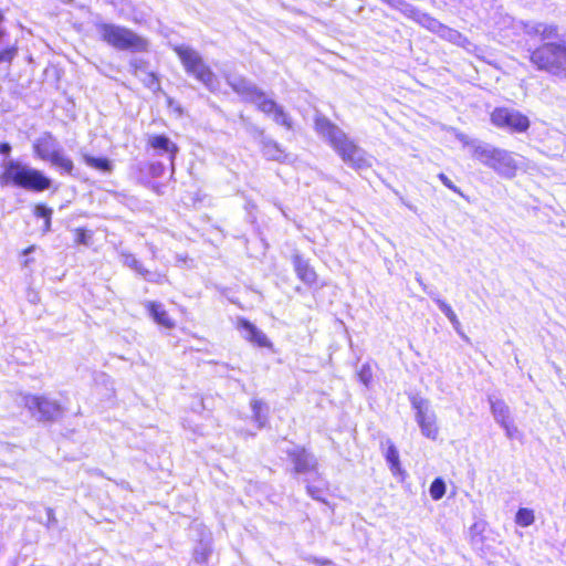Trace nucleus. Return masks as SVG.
I'll return each instance as SVG.
<instances>
[{
	"label": "nucleus",
	"instance_id": "obj_31",
	"mask_svg": "<svg viewBox=\"0 0 566 566\" xmlns=\"http://www.w3.org/2000/svg\"><path fill=\"white\" fill-rule=\"evenodd\" d=\"M544 39L557 38L558 28L556 25H545L541 32Z\"/></svg>",
	"mask_w": 566,
	"mask_h": 566
},
{
	"label": "nucleus",
	"instance_id": "obj_25",
	"mask_svg": "<svg viewBox=\"0 0 566 566\" xmlns=\"http://www.w3.org/2000/svg\"><path fill=\"white\" fill-rule=\"evenodd\" d=\"M436 303L439 306V308L446 314V316L450 319L452 325L458 329L460 327V322L450 304H448L444 300L441 298H437Z\"/></svg>",
	"mask_w": 566,
	"mask_h": 566
},
{
	"label": "nucleus",
	"instance_id": "obj_4",
	"mask_svg": "<svg viewBox=\"0 0 566 566\" xmlns=\"http://www.w3.org/2000/svg\"><path fill=\"white\" fill-rule=\"evenodd\" d=\"M101 39L109 46L130 52L148 51V40L133 30L113 23H101L97 25Z\"/></svg>",
	"mask_w": 566,
	"mask_h": 566
},
{
	"label": "nucleus",
	"instance_id": "obj_3",
	"mask_svg": "<svg viewBox=\"0 0 566 566\" xmlns=\"http://www.w3.org/2000/svg\"><path fill=\"white\" fill-rule=\"evenodd\" d=\"M530 62L541 72L566 81V42H545L530 52Z\"/></svg>",
	"mask_w": 566,
	"mask_h": 566
},
{
	"label": "nucleus",
	"instance_id": "obj_35",
	"mask_svg": "<svg viewBox=\"0 0 566 566\" xmlns=\"http://www.w3.org/2000/svg\"><path fill=\"white\" fill-rule=\"evenodd\" d=\"M157 283H161L167 281L165 274H159L158 277L155 280Z\"/></svg>",
	"mask_w": 566,
	"mask_h": 566
},
{
	"label": "nucleus",
	"instance_id": "obj_28",
	"mask_svg": "<svg viewBox=\"0 0 566 566\" xmlns=\"http://www.w3.org/2000/svg\"><path fill=\"white\" fill-rule=\"evenodd\" d=\"M129 266L132 269H134L138 274H140L143 277H145L146 280L148 281H151L150 279V272L148 270H146L143 264L137 261V260H133L129 264Z\"/></svg>",
	"mask_w": 566,
	"mask_h": 566
},
{
	"label": "nucleus",
	"instance_id": "obj_2",
	"mask_svg": "<svg viewBox=\"0 0 566 566\" xmlns=\"http://www.w3.org/2000/svg\"><path fill=\"white\" fill-rule=\"evenodd\" d=\"M0 184L32 192H43L51 188L52 180L36 168L19 160H10L0 172Z\"/></svg>",
	"mask_w": 566,
	"mask_h": 566
},
{
	"label": "nucleus",
	"instance_id": "obj_16",
	"mask_svg": "<svg viewBox=\"0 0 566 566\" xmlns=\"http://www.w3.org/2000/svg\"><path fill=\"white\" fill-rule=\"evenodd\" d=\"M147 146L150 147L151 149L158 151L159 154H167L171 161L175 160V158L179 151L177 144L171 142L165 135L149 136L147 139Z\"/></svg>",
	"mask_w": 566,
	"mask_h": 566
},
{
	"label": "nucleus",
	"instance_id": "obj_6",
	"mask_svg": "<svg viewBox=\"0 0 566 566\" xmlns=\"http://www.w3.org/2000/svg\"><path fill=\"white\" fill-rule=\"evenodd\" d=\"M174 51L187 73L210 88L214 85L216 75L196 50L185 45H176Z\"/></svg>",
	"mask_w": 566,
	"mask_h": 566
},
{
	"label": "nucleus",
	"instance_id": "obj_24",
	"mask_svg": "<svg viewBox=\"0 0 566 566\" xmlns=\"http://www.w3.org/2000/svg\"><path fill=\"white\" fill-rule=\"evenodd\" d=\"M446 483L442 478H436L429 488V493L432 500L438 501L446 494Z\"/></svg>",
	"mask_w": 566,
	"mask_h": 566
},
{
	"label": "nucleus",
	"instance_id": "obj_30",
	"mask_svg": "<svg viewBox=\"0 0 566 566\" xmlns=\"http://www.w3.org/2000/svg\"><path fill=\"white\" fill-rule=\"evenodd\" d=\"M358 377L361 382H364L365 385H368L373 377L370 367L368 365H364L360 368V370L358 371Z\"/></svg>",
	"mask_w": 566,
	"mask_h": 566
},
{
	"label": "nucleus",
	"instance_id": "obj_32",
	"mask_svg": "<svg viewBox=\"0 0 566 566\" xmlns=\"http://www.w3.org/2000/svg\"><path fill=\"white\" fill-rule=\"evenodd\" d=\"M438 178L440 179V181L450 190H452L453 192H459V189L454 186V184L443 174V172H440L438 175Z\"/></svg>",
	"mask_w": 566,
	"mask_h": 566
},
{
	"label": "nucleus",
	"instance_id": "obj_11",
	"mask_svg": "<svg viewBox=\"0 0 566 566\" xmlns=\"http://www.w3.org/2000/svg\"><path fill=\"white\" fill-rule=\"evenodd\" d=\"M411 406L416 410V420L422 434L431 440H436L439 429L436 423L434 415L428 410L427 402L421 399L412 398Z\"/></svg>",
	"mask_w": 566,
	"mask_h": 566
},
{
	"label": "nucleus",
	"instance_id": "obj_15",
	"mask_svg": "<svg viewBox=\"0 0 566 566\" xmlns=\"http://www.w3.org/2000/svg\"><path fill=\"white\" fill-rule=\"evenodd\" d=\"M145 308L153 321L167 329L176 327V321L169 315L168 311L163 303L157 301H148Z\"/></svg>",
	"mask_w": 566,
	"mask_h": 566
},
{
	"label": "nucleus",
	"instance_id": "obj_26",
	"mask_svg": "<svg viewBox=\"0 0 566 566\" xmlns=\"http://www.w3.org/2000/svg\"><path fill=\"white\" fill-rule=\"evenodd\" d=\"M19 51L18 45L14 43L0 50V63L11 64Z\"/></svg>",
	"mask_w": 566,
	"mask_h": 566
},
{
	"label": "nucleus",
	"instance_id": "obj_5",
	"mask_svg": "<svg viewBox=\"0 0 566 566\" xmlns=\"http://www.w3.org/2000/svg\"><path fill=\"white\" fill-rule=\"evenodd\" d=\"M32 150L36 158L50 163L63 174L73 175L74 163L57 149V140L50 132H44L32 144Z\"/></svg>",
	"mask_w": 566,
	"mask_h": 566
},
{
	"label": "nucleus",
	"instance_id": "obj_20",
	"mask_svg": "<svg viewBox=\"0 0 566 566\" xmlns=\"http://www.w3.org/2000/svg\"><path fill=\"white\" fill-rule=\"evenodd\" d=\"M263 154L270 160L282 161L286 158L284 149L274 140H268L263 144Z\"/></svg>",
	"mask_w": 566,
	"mask_h": 566
},
{
	"label": "nucleus",
	"instance_id": "obj_13",
	"mask_svg": "<svg viewBox=\"0 0 566 566\" xmlns=\"http://www.w3.org/2000/svg\"><path fill=\"white\" fill-rule=\"evenodd\" d=\"M293 268L300 281L310 287L318 285V274L311 265L310 261L304 259L301 254L292 255Z\"/></svg>",
	"mask_w": 566,
	"mask_h": 566
},
{
	"label": "nucleus",
	"instance_id": "obj_22",
	"mask_svg": "<svg viewBox=\"0 0 566 566\" xmlns=\"http://www.w3.org/2000/svg\"><path fill=\"white\" fill-rule=\"evenodd\" d=\"M491 411L499 423L511 418L509 407L502 400L492 401Z\"/></svg>",
	"mask_w": 566,
	"mask_h": 566
},
{
	"label": "nucleus",
	"instance_id": "obj_1",
	"mask_svg": "<svg viewBox=\"0 0 566 566\" xmlns=\"http://www.w3.org/2000/svg\"><path fill=\"white\" fill-rule=\"evenodd\" d=\"M315 130L324 136L339 158L355 170L368 169L371 158L358 143L325 116L314 118Z\"/></svg>",
	"mask_w": 566,
	"mask_h": 566
},
{
	"label": "nucleus",
	"instance_id": "obj_19",
	"mask_svg": "<svg viewBox=\"0 0 566 566\" xmlns=\"http://www.w3.org/2000/svg\"><path fill=\"white\" fill-rule=\"evenodd\" d=\"M231 87L237 94L243 96L244 98L251 102L255 99V96L262 95L261 90L245 83L244 81L233 82L231 83Z\"/></svg>",
	"mask_w": 566,
	"mask_h": 566
},
{
	"label": "nucleus",
	"instance_id": "obj_9",
	"mask_svg": "<svg viewBox=\"0 0 566 566\" xmlns=\"http://www.w3.org/2000/svg\"><path fill=\"white\" fill-rule=\"evenodd\" d=\"M480 158L485 166L506 178L514 177L517 171L516 161L506 150L499 148L483 149L480 151Z\"/></svg>",
	"mask_w": 566,
	"mask_h": 566
},
{
	"label": "nucleus",
	"instance_id": "obj_29",
	"mask_svg": "<svg viewBox=\"0 0 566 566\" xmlns=\"http://www.w3.org/2000/svg\"><path fill=\"white\" fill-rule=\"evenodd\" d=\"M500 424L504 428L509 438H514L518 432L517 427L514 424L511 418L505 420L504 422H501Z\"/></svg>",
	"mask_w": 566,
	"mask_h": 566
},
{
	"label": "nucleus",
	"instance_id": "obj_21",
	"mask_svg": "<svg viewBox=\"0 0 566 566\" xmlns=\"http://www.w3.org/2000/svg\"><path fill=\"white\" fill-rule=\"evenodd\" d=\"M33 213L36 218H42L44 220L43 223V232H49L52 226V208L48 207L45 203H36L33 209Z\"/></svg>",
	"mask_w": 566,
	"mask_h": 566
},
{
	"label": "nucleus",
	"instance_id": "obj_36",
	"mask_svg": "<svg viewBox=\"0 0 566 566\" xmlns=\"http://www.w3.org/2000/svg\"><path fill=\"white\" fill-rule=\"evenodd\" d=\"M130 65L134 70H137L143 66V62H133Z\"/></svg>",
	"mask_w": 566,
	"mask_h": 566
},
{
	"label": "nucleus",
	"instance_id": "obj_8",
	"mask_svg": "<svg viewBox=\"0 0 566 566\" xmlns=\"http://www.w3.org/2000/svg\"><path fill=\"white\" fill-rule=\"evenodd\" d=\"M24 402L31 415L36 416L41 422H53L63 411L59 401L40 395H27Z\"/></svg>",
	"mask_w": 566,
	"mask_h": 566
},
{
	"label": "nucleus",
	"instance_id": "obj_34",
	"mask_svg": "<svg viewBox=\"0 0 566 566\" xmlns=\"http://www.w3.org/2000/svg\"><path fill=\"white\" fill-rule=\"evenodd\" d=\"M307 492L308 494L312 496V497H315V499H318L319 495H318V492L319 490L317 488H314V486H307Z\"/></svg>",
	"mask_w": 566,
	"mask_h": 566
},
{
	"label": "nucleus",
	"instance_id": "obj_12",
	"mask_svg": "<svg viewBox=\"0 0 566 566\" xmlns=\"http://www.w3.org/2000/svg\"><path fill=\"white\" fill-rule=\"evenodd\" d=\"M252 102L255 104L260 112L268 116H272L276 124L285 127L286 129H291L293 127V123L283 107L280 106L274 99L266 97L263 91L262 95L255 96V99Z\"/></svg>",
	"mask_w": 566,
	"mask_h": 566
},
{
	"label": "nucleus",
	"instance_id": "obj_37",
	"mask_svg": "<svg viewBox=\"0 0 566 566\" xmlns=\"http://www.w3.org/2000/svg\"><path fill=\"white\" fill-rule=\"evenodd\" d=\"M34 249L33 245L31 247H28L27 249L23 250V254H28L29 252H31L32 250Z\"/></svg>",
	"mask_w": 566,
	"mask_h": 566
},
{
	"label": "nucleus",
	"instance_id": "obj_23",
	"mask_svg": "<svg viewBox=\"0 0 566 566\" xmlns=\"http://www.w3.org/2000/svg\"><path fill=\"white\" fill-rule=\"evenodd\" d=\"M535 521L534 512L527 507H521L517 510L515 514V523L518 526L527 527L532 525Z\"/></svg>",
	"mask_w": 566,
	"mask_h": 566
},
{
	"label": "nucleus",
	"instance_id": "obj_38",
	"mask_svg": "<svg viewBox=\"0 0 566 566\" xmlns=\"http://www.w3.org/2000/svg\"><path fill=\"white\" fill-rule=\"evenodd\" d=\"M149 75L153 77V80H154L156 83L158 82V78L156 77V75H155L154 73H150Z\"/></svg>",
	"mask_w": 566,
	"mask_h": 566
},
{
	"label": "nucleus",
	"instance_id": "obj_7",
	"mask_svg": "<svg viewBox=\"0 0 566 566\" xmlns=\"http://www.w3.org/2000/svg\"><path fill=\"white\" fill-rule=\"evenodd\" d=\"M490 120L496 128L517 134L526 133L531 126L526 115L506 106L495 107L490 114Z\"/></svg>",
	"mask_w": 566,
	"mask_h": 566
},
{
	"label": "nucleus",
	"instance_id": "obj_14",
	"mask_svg": "<svg viewBox=\"0 0 566 566\" xmlns=\"http://www.w3.org/2000/svg\"><path fill=\"white\" fill-rule=\"evenodd\" d=\"M237 328L240 331L245 332L244 338L254 344L258 347L272 349L273 344L272 342L266 337V335L261 332L253 323H251L249 319L244 317H240L237 321Z\"/></svg>",
	"mask_w": 566,
	"mask_h": 566
},
{
	"label": "nucleus",
	"instance_id": "obj_17",
	"mask_svg": "<svg viewBox=\"0 0 566 566\" xmlns=\"http://www.w3.org/2000/svg\"><path fill=\"white\" fill-rule=\"evenodd\" d=\"M82 159L90 168L103 174H109L114 169L112 160L107 157H95L90 154H84Z\"/></svg>",
	"mask_w": 566,
	"mask_h": 566
},
{
	"label": "nucleus",
	"instance_id": "obj_27",
	"mask_svg": "<svg viewBox=\"0 0 566 566\" xmlns=\"http://www.w3.org/2000/svg\"><path fill=\"white\" fill-rule=\"evenodd\" d=\"M74 241L76 244H87L88 242V233L85 228H76L74 229Z\"/></svg>",
	"mask_w": 566,
	"mask_h": 566
},
{
	"label": "nucleus",
	"instance_id": "obj_33",
	"mask_svg": "<svg viewBox=\"0 0 566 566\" xmlns=\"http://www.w3.org/2000/svg\"><path fill=\"white\" fill-rule=\"evenodd\" d=\"M11 151V146L8 143L0 144V154L7 155Z\"/></svg>",
	"mask_w": 566,
	"mask_h": 566
},
{
	"label": "nucleus",
	"instance_id": "obj_10",
	"mask_svg": "<svg viewBox=\"0 0 566 566\" xmlns=\"http://www.w3.org/2000/svg\"><path fill=\"white\" fill-rule=\"evenodd\" d=\"M286 455L295 474H306L317 470V461L314 454L304 446H296L287 450Z\"/></svg>",
	"mask_w": 566,
	"mask_h": 566
},
{
	"label": "nucleus",
	"instance_id": "obj_18",
	"mask_svg": "<svg viewBox=\"0 0 566 566\" xmlns=\"http://www.w3.org/2000/svg\"><path fill=\"white\" fill-rule=\"evenodd\" d=\"M385 459L389 465L391 473L395 476L405 474V471L401 467L399 459V451L391 441H388V447L385 452Z\"/></svg>",
	"mask_w": 566,
	"mask_h": 566
}]
</instances>
